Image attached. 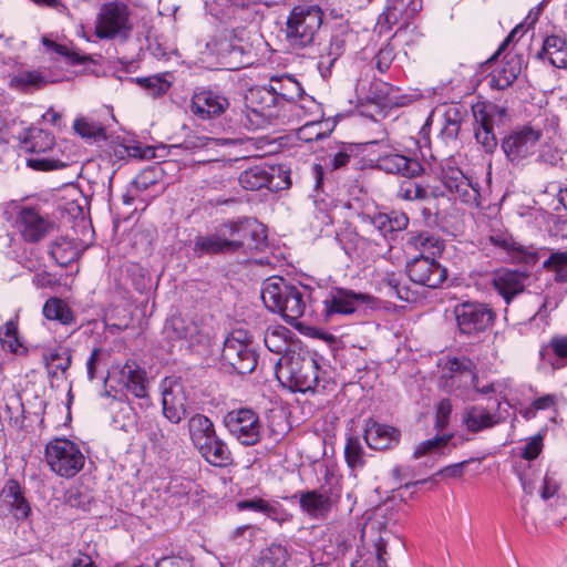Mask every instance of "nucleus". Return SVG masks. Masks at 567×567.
<instances>
[{
  "mask_svg": "<svg viewBox=\"0 0 567 567\" xmlns=\"http://www.w3.org/2000/svg\"><path fill=\"white\" fill-rule=\"evenodd\" d=\"M238 181L243 188L252 192L261 188L277 192L289 186V181L282 177L281 168L266 163L248 167L240 173Z\"/></svg>",
  "mask_w": 567,
  "mask_h": 567,
  "instance_id": "9d476101",
  "label": "nucleus"
},
{
  "mask_svg": "<svg viewBox=\"0 0 567 567\" xmlns=\"http://www.w3.org/2000/svg\"><path fill=\"white\" fill-rule=\"evenodd\" d=\"M539 60H547L557 69H567V41L558 35H548L537 53Z\"/></svg>",
  "mask_w": 567,
  "mask_h": 567,
  "instance_id": "72a5a7b5",
  "label": "nucleus"
},
{
  "mask_svg": "<svg viewBox=\"0 0 567 567\" xmlns=\"http://www.w3.org/2000/svg\"><path fill=\"white\" fill-rule=\"evenodd\" d=\"M401 431L394 426L368 420L364 427V440L370 449L389 450L396 446Z\"/></svg>",
  "mask_w": 567,
  "mask_h": 567,
  "instance_id": "5701e85b",
  "label": "nucleus"
},
{
  "mask_svg": "<svg viewBox=\"0 0 567 567\" xmlns=\"http://www.w3.org/2000/svg\"><path fill=\"white\" fill-rule=\"evenodd\" d=\"M457 327L463 334L474 336L488 329L496 315L486 303L465 301L454 308Z\"/></svg>",
  "mask_w": 567,
  "mask_h": 567,
  "instance_id": "1a4fd4ad",
  "label": "nucleus"
},
{
  "mask_svg": "<svg viewBox=\"0 0 567 567\" xmlns=\"http://www.w3.org/2000/svg\"><path fill=\"white\" fill-rule=\"evenodd\" d=\"M559 161H561V156L556 147L543 144L538 150L537 162L555 166Z\"/></svg>",
  "mask_w": 567,
  "mask_h": 567,
  "instance_id": "e2e57ef3",
  "label": "nucleus"
},
{
  "mask_svg": "<svg viewBox=\"0 0 567 567\" xmlns=\"http://www.w3.org/2000/svg\"><path fill=\"white\" fill-rule=\"evenodd\" d=\"M442 117V136L446 140H456L463 121L462 107L456 104H451L446 106Z\"/></svg>",
  "mask_w": 567,
  "mask_h": 567,
  "instance_id": "58836bf2",
  "label": "nucleus"
},
{
  "mask_svg": "<svg viewBox=\"0 0 567 567\" xmlns=\"http://www.w3.org/2000/svg\"><path fill=\"white\" fill-rule=\"evenodd\" d=\"M84 249L85 246L81 241L61 236L51 243L49 254L58 265L66 267L76 260Z\"/></svg>",
  "mask_w": 567,
  "mask_h": 567,
  "instance_id": "c85d7f7f",
  "label": "nucleus"
},
{
  "mask_svg": "<svg viewBox=\"0 0 567 567\" xmlns=\"http://www.w3.org/2000/svg\"><path fill=\"white\" fill-rule=\"evenodd\" d=\"M322 10L318 6H298L287 20V38L295 47L310 44L322 23Z\"/></svg>",
  "mask_w": 567,
  "mask_h": 567,
  "instance_id": "0eeeda50",
  "label": "nucleus"
},
{
  "mask_svg": "<svg viewBox=\"0 0 567 567\" xmlns=\"http://www.w3.org/2000/svg\"><path fill=\"white\" fill-rule=\"evenodd\" d=\"M202 456L214 466H227L233 460L230 450L221 439L214 441L213 446Z\"/></svg>",
  "mask_w": 567,
  "mask_h": 567,
  "instance_id": "a18cd8bd",
  "label": "nucleus"
},
{
  "mask_svg": "<svg viewBox=\"0 0 567 567\" xmlns=\"http://www.w3.org/2000/svg\"><path fill=\"white\" fill-rule=\"evenodd\" d=\"M544 267L555 271V279L560 282L567 281V252L551 254L544 261Z\"/></svg>",
  "mask_w": 567,
  "mask_h": 567,
  "instance_id": "603ef678",
  "label": "nucleus"
},
{
  "mask_svg": "<svg viewBox=\"0 0 567 567\" xmlns=\"http://www.w3.org/2000/svg\"><path fill=\"white\" fill-rule=\"evenodd\" d=\"M441 181L454 198L471 207H480V184L467 177L460 168L450 165L443 167Z\"/></svg>",
  "mask_w": 567,
  "mask_h": 567,
  "instance_id": "ddd939ff",
  "label": "nucleus"
},
{
  "mask_svg": "<svg viewBox=\"0 0 567 567\" xmlns=\"http://www.w3.org/2000/svg\"><path fill=\"white\" fill-rule=\"evenodd\" d=\"M257 353L246 331L236 330L225 340L221 363L229 372L247 374L257 367Z\"/></svg>",
  "mask_w": 567,
  "mask_h": 567,
  "instance_id": "39448f33",
  "label": "nucleus"
},
{
  "mask_svg": "<svg viewBox=\"0 0 567 567\" xmlns=\"http://www.w3.org/2000/svg\"><path fill=\"white\" fill-rule=\"evenodd\" d=\"M44 457L52 472L68 478L75 476L85 462L80 447L68 439L51 440L45 446Z\"/></svg>",
  "mask_w": 567,
  "mask_h": 567,
  "instance_id": "423d86ee",
  "label": "nucleus"
},
{
  "mask_svg": "<svg viewBox=\"0 0 567 567\" xmlns=\"http://www.w3.org/2000/svg\"><path fill=\"white\" fill-rule=\"evenodd\" d=\"M306 290L282 277H272L262 284L261 299L266 308L280 315L289 324H296L306 311Z\"/></svg>",
  "mask_w": 567,
  "mask_h": 567,
  "instance_id": "f03ea898",
  "label": "nucleus"
},
{
  "mask_svg": "<svg viewBox=\"0 0 567 567\" xmlns=\"http://www.w3.org/2000/svg\"><path fill=\"white\" fill-rule=\"evenodd\" d=\"M74 130L83 138L104 137V128L99 123L89 122L85 118L75 120Z\"/></svg>",
  "mask_w": 567,
  "mask_h": 567,
  "instance_id": "5fc2aeb1",
  "label": "nucleus"
},
{
  "mask_svg": "<svg viewBox=\"0 0 567 567\" xmlns=\"http://www.w3.org/2000/svg\"><path fill=\"white\" fill-rule=\"evenodd\" d=\"M16 227L28 243H38L53 228V223L37 208L21 207L17 214Z\"/></svg>",
  "mask_w": 567,
  "mask_h": 567,
  "instance_id": "a211bd4d",
  "label": "nucleus"
},
{
  "mask_svg": "<svg viewBox=\"0 0 567 567\" xmlns=\"http://www.w3.org/2000/svg\"><path fill=\"white\" fill-rule=\"evenodd\" d=\"M43 316L48 320H56L65 326L73 324L76 321L69 305L58 297H51L45 301Z\"/></svg>",
  "mask_w": 567,
  "mask_h": 567,
  "instance_id": "e433bc0d",
  "label": "nucleus"
},
{
  "mask_svg": "<svg viewBox=\"0 0 567 567\" xmlns=\"http://www.w3.org/2000/svg\"><path fill=\"white\" fill-rule=\"evenodd\" d=\"M543 437L540 435L533 436L523 447L522 457L526 461L535 460L542 452Z\"/></svg>",
  "mask_w": 567,
  "mask_h": 567,
  "instance_id": "0e129e2a",
  "label": "nucleus"
},
{
  "mask_svg": "<svg viewBox=\"0 0 567 567\" xmlns=\"http://www.w3.org/2000/svg\"><path fill=\"white\" fill-rule=\"evenodd\" d=\"M394 60V51L391 47L386 45L379 50V52L375 55V65L377 69L384 73L389 70V68L392 64V61Z\"/></svg>",
  "mask_w": 567,
  "mask_h": 567,
  "instance_id": "69168bd1",
  "label": "nucleus"
},
{
  "mask_svg": "<svg viewBox=\"0 0 567 567\" xmlns=\"http://www.w3.org/2000/svg\"><path fill=\"white\" fill-rule=\"evenodd\" d=\"M378 167L386 173L406 177H414L423 169L417 159L398 153L381 155L378 158Z\"/></svg>",
  "mask_w": 567,
  "mask_h": 567,
  "instance_id": "cd10ccee",
  "label": "nucleus"
},
{
  "mask_svg": "<svg viewBox=\"0 0 567 567\" xmlns=\"http://www.w3.org/2000/svg\"><path fill=\"white\" fill-rule=\"evenodd\" d=\"M451 412H452L451 401L449 399L441 400L437 405L436 413H435L434 429L436 431H442L447 426Z\"/></svg>",
  "mask_w": 567,
  "mask_h": 567,
  "instance_id": "13d9d810",
  "label": "nucleus"
},
{
  "mask_svg": "<svg viewBox=\"0 0 567 567\" xmlns=\"http://www.w3.org/2000/svg\"><path fill=\"white\" fill-rule=\"evenodd\" d=\"M344 456L348 465L352 468L364 465L363 449L358 437L350 436L344 447Z\"/></svg>",
  "mask_w": 567,
  "mask_h": 567,
  "instance_id": "3c124183",
  "label": "nucleus"
},
{
  "mask_svg": "<svg viewBox=\"0 0 567 567\" xmlns=\"http://www.w3.org/2000/svg\"><path fill=\"white\" fill-rule=\"evenodd\" d=\"M437 257L414 256L406 262L409 278L417 285L432 289L439 288L446 279V269L436 260Z\"/></svg>",
  "mask_w": 567,
  "mask_h": 567,
  "instance_id": "4468645a",
  "label": "nucleus"
},
{
  "mask_svg": "<svg viewBox=\"0 0 567 567\" xmlns=\"http://www.w3.org/2000/svg\"><path fill=\"white\" fill-rule=\"evenodd\" d=\"M301 511L313 519H324L331 512L332 499L327 491H305L299 493Z\"/></svg>",
  "mask_w": 567,
  "mask_h": 567,
  "instance_id": "a878e982",
  "label": "nucleus"
},
{
  "mask_svg": "<svg viewBox=\"0 0 567 567\" xmlns=\"http://www.w3.org/2000/svg\"><path fill=\"white\" fill-rule=\"evenodd\" d=\"M198 333L199 328L197 323L181 315L171 317L164 326V334L169 341L193 340Z\"/></svg>",
  "mask_w": 567,
  "mask_h": 567,
  "instance_id": "f704fd0d",
  "label": "nucleus"
},
{
  "mask_svg": "<svg viewBox=\"0 0 567 567\" xmlns=\"http://www.w3.org/2000/svg\"><path fill=\"white\" fill-rule=\"evenodd\" d=\"M16 82L21 86H33L40 89L44 86L48 81L39 71H23L16 76Z\"/></svg>",
  "mask_w": 567,
  "mask_h": 567,
  "instance_id": "4d7b16f0",
  "label": "nucleus"
},
{
  "mask_svg": "<svg viewBox=\"0 0 567 567\" xmlns=\"http://www.w3.org/2000/svg\"><path fill=\"white\" fill-rule=\"evenodd\" d=\"M519 480L526 494L533 495L535 491H538L544 501L553 497L559 488V485L553 475L549 473L542 475L540 470L534 468L532 465H528L522 473H519Z\"/></svg>",
  "mask_w": 567,
  "mask_h": 567,
  "instance_id": "4be33fe9",
  "label": "nucleus"
},
{
  "mask_svg": "<svg viewBox=\"0 0 567 567\" xmlns=\"http://www.w3.org/2000/svg\"><path fill=\"white\" fill-rule=\"evenodd\" d=\"M488 240L518 262L534 265L538 260V252L533 247L517 244L508 233L492 234L488 236Z\"/></svg>",
  "mask_w": 567,
  "mask_h": 567,
  "instance_id": "bb28decb",
  "label": "nucleus"
},
{
  "mask_svg": "<svg viewBox=\"0 0 567 567\" xmlns=\"http://www.w3.org/2000/svg\"><path fill=\"white\" fill-rule=\"evenodd\" d=\"M109 358V353L101 349L94 348L86 361V372L89 380H94L96 375V368Z\"/></svg>",
  "mask_w": 567,
  "mask_h": 567,
  "instance_id": "bf43d9fd",
  "label": "nucleus"
},
{
  "mask_svg": "<svg viewBox=\"0 0 567 567\" xmlns=\"http://www.w3.org/2000/svg\"><path fill=\"white\" fill-rule=\"evenodd\" d=\"M421 2L417 0H411L406 6L404 0H388L383 12L379 16L378 25L380 32L390 31L394 24H398L403 20L406 23L409 18H412L421 10Z\"/></svg>",
  "mask_w": 567,
  "mask_h": 567,
  "instance_id": "b1692460",
  "label": "nucleus"
},
{
  "mask_svg": "<svg viewBox=\"0 0 567 567\" xmlns=\"http://www.w3.org/2000/svg\"><path fill=\"white\" fill-rule=\"evenodd\" d=\"M543 132L530 125L512 130L501 142L506 159L514 166L524 165L536 152Z\"/></svg>",
  "mask_w": 567,
  "mask_h": 567,
  "instance_id": "6e6552de",
  "label": "nucleus"
},
{
  "mask_svg": "<svg viewBox=\"0 0 567 567\" xmlns=\"http://www.w3.org/2000/svg\"><path fill=\"white\" fill-rule=\"evenodd\" d=\"M287 558V549L279 544H272L262 551L260 565L261 567H284Z\"/></svg>",
  "mask_w": 567,
  "mask_h": 567,
  "instance_id": "de8ad7c7",
  "label": "nucleus"
},
{
  "mask_svg": "<svg viewBox=\"0 0 567 567\" xmlns=\"http://www.w3.org/2000/svg\"><path fill=\"white\" fill-rule=\"evenodd\" d=\"M50 378H58L59 373L65 374L69 370L72 355L69 349L54 350L43 357Z\"/></svg>",
  "mask_w": 567,
  "mask_h": 567,
  "instance_id": "ea45409f",
  "label": "nucleus"
},
{
  "mask_svg": "<svg viewBox=\"0 0 567 567\" xmlns=\"http://www.w3.org/2000/svg\"><path fill=\"white\" fill-rule=\"evenodd\" d=\"M155 567H193V561L182 556H166L162 557Z\"/></svg>",
  "mask_w": 567,
  "mask_h": 567,
  "instance_id": "338daca9",
  "label": "nucleus"
},
{
  "mask_svg": "<svg viewBox=\"0 0 567 567\" xmlns=\"http://www.w3.org/2000/svg\"><path fill=\"white\" fill-rule=\"evenodd\" d=\"M245 117L241 123L251 130L275 124L280 117V104L268 85L250 89L245 96Z\"/></svg>",
  "mask_w": 567,
  "mask_h": 567,
  "instance_id": "7ed1b4c3",
  "label": "nucleus"
},
{
  "mask_svg": "<svg viewBox=\"0 0 567 567\" xmlns=\"http://www.w3.org/2000/svg\"><path fill=\"white\" fill-rule=\"evenodd\" d=\"M289 380L296 391H315L319 384V363L308 355L298 359H291L287 364Z\"/></svg>",
  "mask_w": 567,
  "mask_h": 567,
  "instance_id": "aec40b11",
  "label": "nucleus"
},
{
  "mask_svg": "<svg viewBox=\"0 0 567 567\" xmlns=\"http://www.w3.org/2000/svg\"><path fill=\"white\" fill-rule=\"evenodd\" d=\"M408 245L420 252L417 256L440 257L444 250V241L429 231L413 234Z\"/></svg>",
  "mask_w": 567,
  "mask_h": 567,
  "instance_id": "c9c22d12",
  "label": "nucleus"
},
{
  "mask_svg": "<svg viewBox=\"0 0 567 567\" xmlns=\"http://www.w3.org/2000/svg\"><path fill=\"white\" fill-rule=\"evenodd\" d=\"M503 111L496 105L477 104L473 107L475 118V138L488 154L494 153L497 147V138L494 133L495 116L502 115Z\"/></svg>",
  "mask_w": 567,
  "mask_h": 567,
  "instance_id": "f3484780",
  "label": "nucleus"
},
{
  "mask_svg": "<svg viewBox=\"0 0 567 567\" xmlns=\"http://www.w3.org/2000/svg\"><path fill=\"white\" fill-rule=\"evenodd\" d=\"M522 60L518 56L507 58L492 71L489 86L501 91L509 87L519 75Z\"/></svg>",
  "mask_w": 567,
  "mask_h": 567,
  "instance_id": "473e14b6",
  "label": "nucleus"
},
{
  "mask_svg": "<svg viewBox=\"0 0 567 567\" xmlns=\"http://www.w3.org/2000/svg\"><path fill=\"white\" fill-rule=\"evenodd\" d=\"M374 297L369 293L355 292L346 288H332L323 300L327 317L332 315H351L361 306H372Z\"/></svg>",
  "mask_w": 567,
  "mask_h": 567,
  "instance_id": "dca6fc26",
  "label": "nucleus"
},
{
  "mask_svg": "<svg viewBox=\"0 0 567 567\" xmlns=\"http://www.w3.org/2000/svg\"><path fill=\"white\" fill-rule=\"evenodd\" d=\"M128 17V8L124 3L109 2L103 4L95 24L96 37L112 39L116 35H126L131 30Z\"/></svg>",
  "mask_w": 567,
  "mask_h": 567,
  "instance_id": "f8f14e48",
  "label": "nucleus"
},
{
  "mask_svg": "<svg viewBox=\"0 0 567 567\" xmlns=\"http://www.w3.org/2000/svg\"><path fill=\"white\" fill-rule=\"evenodd\" d=\"M188 432L193 444L207 441V437L216 433L214 423L203 414H195L188 420Z\"/></svg>",
  "mask_w": 567,
  "mask_h": 567,
  "instance_id": "79ce46f5",
  "label": "nucleus"
},
{
  "mask_svg": "<svg viewBox=\"0 0 567 567\" xmlns=\"http://www.w3.org/2000/svg\"><path fill=\"white\" fill-rule=\"evenodd\" d=\"M121 379L131 393L136 398H145L147 395L146 372L135 361L127 360L121 370Z\"/></svg>",
  "mask_w": 567,
  "mask_h": 567,
  "instance_id": "2f4dec72",
  "label": "nucleus"
},
{
  "mask_svg": "<svg viewBox=\"0 0 567 567\" xmlns=\"http://www.w3.org/2000/svg\"><path fill=\"white\" fill-rule=\"evenodd\" d=\"M268 86L280 105L295 102L303 92L301 84L287 74L271 76Z\"/></svg>",
  "mask_w": 567,
  "mask_h": 567,
  "instance_id": "7c9ffc66",
  "label": "nucleus"
},
{
  "mask_svg": "<svg viewBox=\"0 0 567 567\" xmlns=\"http://www.w3.org/2000/svg\"><path fill=\"white\" fill-rule=\"evenodd\" d=\"M445 369L452 380L460 378L464 380L466 384L468 381L476 380V365L470 358H452L446 362Z\"/></svg>",
  "mask_w": 567,
  "mask_h": 567,
  "instance_id": "a19ab883",
  "label": "nucleus"
},
{
  "mask_svg": "<svg viewBox=\"0 0 567 567\" xmlns=\"http://www.w3.org/2000/svg\"><path fill=\"white\" fill-rule=\"evenodd\" d=\"M549 347L557 358L554 367L560 368L563 364H559L558 361L567 360V334L554 336L549 342Z\"/></svg>",
  "mask_w": 567,
  "mask_h": 567,
  "instance_id": "680f3d73",
  "label": "nucleus"
},
{
  "mask_svg": "<svg viewBox=\"0 0 567 567\" xmlns=\"http://www.w3.org/2000/svg\"><path fill=\"white\" fill-rule=\"evenodd\" d=\"M161 172L157 166L147 167L134 178L132 185L140 192H144L156 185L159 181Z\"/></svg>",
  "mask_w": 567,
  "mask_h": 567,
  "instance_id": "864d4df0",
  "label": "nucleus"
},
{
  "mask_svg": "<svg viewBox=\"0 0 567 567\" xmlns=\"http://www.w3.org/2000/svg\"><path fill=\"white\" fill-rule=\"evenodd\" d=\"M224 423L229 433L243 445H255L261 440L259 416L250 409L229 411L224 417Z\"/></svg>",
  "mask_w": 567,
  "mask_h": 567,
  "instance_id": "9b49d317",
  "label": "nucleus"
},
{
  "mask_svg": "<svg viewBox=\"0 0 567 567\" xmlns=\"http://www.w3.org/2000/svg\"><path fill=\"white\" fill-rule=\"evenodd\" d=\"M290 331L281 326L267 329L264 342L267 349L276 354H285L289 349Z\"/></svg>",
  "mask_w": 567,
  "mask_h": 567,
  "instance_id": "37998d69",
  "label": "nucleus"
},
{
  "mask_svg": "<svg viewBox=\"0 0 567 567\" xmlns=\"http://www.w3.org/2000/svg\"><path fill=\"white\" fill-rule=\"evenodd\" d=\"M260 234L250 228L249 219L230 220L220 225L216 233L194 238L193 252L196 257L230 255L243 247L259 248Z\"/></svg>",
  "mask_w": 567,
  "mask_h": 567,
  "instance_id": "f257e3e1",
  "label": "nucleus"
},
{
  "mask_svg": "<svg viewBox=\"0 0 567 567\" xmlns=\"http://www.w3.org/2000/svg\"><path fill=\"white\" fill-rule=\"evenodd\" d=\"M237 507L240 511H254L265 514L268 518L276 522L285 520V512L281 509L278 503H270L262 498L245 499L237 503Z\"/></svg>",
  "mask_w": 567,
  "mask_h": 567,
  "instance_id": "4c0bfd02",
  "label": "nucleus"
},
{
  "mask_svg": "<svg viewBox=\"0 0 567 567\" xmlns=\"http://www.w3.org/2000/svg\"><path fill=\"white\" fill-rule=\"evenodd\" d=\"M162 405L164 416L178 424L188 413L189 402L184 384L175 378L162 381Z\"/></svg>",
  "mask_w": 567,
  "mask_h": 567,
  "instance_id": "2eb2a0df",
  "label": "nucleus"
},
{
  "mask_svg": "<svg viewBox=\"0 0 567 567\" xmlns=\"http://www.w3.org/2000/svg\"><path fill=\"white\" fill-rule=\"evenodd\" d=\"M529 274L514 269H501L493 274L492 287L509 305L515 297L524 292Z\"/></svg>",
  "mask_w": 567,
  "mask_h": 567,
  "instance_id": "412c9836",
  "label": "nucleus"
},
{
  "mask_svg": "<svg viewBox=\"0 0 567 567\" xmlns=\"http://www.w3.org/2000/svg\"><path fill=\"white\" fill-rule=\"evenodd\" d=\"M398 196L405 200H423L427 198V188L413 181L412 177H408L406 181L402 182Z\"/></svg>",
  "mask_w": 567,
  "mask_h": 567,
  "instance_id": "8fccbe9b",
  "label": "nucleus"
},
{
  "mask_svg": "<svg viewBox=\"0 0 567 567\" xmlns=\"http://www.w3.org/2000/svg\"><path fill=\"white\" fill-rule=\"evenodd\" d=\"M42 44L48 52L65 58L71 64H82L89 60L87 56L81 55L69 47L56 43L45 37L42 38Z\"/></svg>",
  "mask_w": 567,
  "mask_h": 567,
  "instance_id": "09e8293b",
  "label": "nucleus"
},
{
  "mask_svg": "<svg viewBox=\"0 0 567 567\" xmlns=\"http://www.w3.org/2000/svg\"><path fill=\"white\" fill-rule=\"evenodd\" d=\"M497 404L495 411H489L482 405H473L467 408L463 413V424L468 432L478 433L481 431L492 429L504 421L501 416Z\"/></svg>",
  "mask_w": 567,
  "mask_h": 567,
  "instance_id": "393cba45",
  "label": "nucleus"
},
{
  "mask_svg": "<svg viewBox=\"0 0 567 567\" xmlns=\"http://www.w3.org/2000/svg\"><path fill=\"white\" fill-rule=\"evenodd\" d=\"M452 437V434H443L420 442L414 449L413 458L417 460L427 454L437 453L441 449L447 445Z\"/></svg>",
  "mask_w": 567,
  "mask_h": 567,
  "instance_id": "49530a36",
  "label": "nucleus"
},
{
  "mask_svg": "<svg viewBox=\"0 0 567 567\" xmlns=\"http://www.w3.org/2000/svg\"><path fill=\"white\" fill-rule=\"evenodd\" d=\"M388 215L390 217V228H392L393 235L408 228L409 217L406 214L400 212H392L391 214Z\"/></svg>",
  "mask_w": 567,
  "mask_h": 567,
  "instance_id": "774afa93",
  "label": "nucleus"
},
{
  "mask_svg": "<svg viewBox=\"0 0 567 567\" xmlns=\"http://www.w3.org/2000/svg\"><path fill=\"white\" fill-rule=\"evenodd\" d=\"M171 74H155L146 78H136L140 84L151 96L158 97L164 95L172 86Z\"/></svg>",
  "mask_w": 567,
  "mask_h": 567,
  "instance_id": "c03bdc74",
  "label": "nucleus"
},
{
  "mask_svg": "<svg viewBox=\"0 0 567 567\" xmlns=\"http://www.w3.org/2000/svg\"><path fill=\"white\" fill-rule=\"evenodd\" d=\"M342 50L343 41L340 39V35L332 37L330 40V44L327 49V53L320 55L319 64H328L329 66H331L340 56Z\"/></svg>",
  "mask_w": 567,
  "mask_h": 567,
  "instance_id": "6e6d98bb",
  "label": "nucleus"
},
{
  "mask_svg": "<svg viewBox=\"0 0 567 567\" xmlns=\"http://www.w3.org/2000/svg\"><path fill=\"white\" fill-rule=\"evenodd\" d=\"M55 145L54 136L42 128L30 127L20 140V148L31 153L32 156L27 158L28 167L35 171H54L61 169L66 164L58 158L44 156Z\"/></svg>",
  "mask_w": 567,
  "mask_h": 567,
  "instance_id": "20e7f679",
  "label": "nucleus"
},
{
  "mask_svg": "<svg viewBox=\"0 0 567 567\" xmlns=\"http://www.w3.org/2000/svg\"><path fill=\"white\" fill-rule=\"evenodd\" d=\"M0 498L16 518L24 519L28 517L31 508L22 494L20 484L16 480H9L4 484Z\"/></svg>",
  "mask_w": 567,
  "mask_h": 567,
  "instance_id": "c756f323",
  "label": "nucleus"
},
{
  "mask_svg": "<svg viewBox=\"0 0 567 567\" xmlns=\"http://www.w3.org/2000/svg\"><path fill=\"white\" fill-rule=\"evenodd\" d=\"M371 225L385 238H393L392 228H390V217L388 214L378 213L369 216Z\"/></svg>",
  "mask_w": 567,
  "mask_h": 567,
  "instance_id": "052dcab7",
  "label": "nucleus"
},
{
  "mask_svg": "<svg viewBox=\"0 0 567 567\" xmlns=\"http://www.w3.org/2000/svg\"><path fill=\"white\" fill-rule=\"evenodd\" d=\"M228 107V97L218 90L198 87L192 96L190 110L202 120L220 116Z\"/></svg>",
  "mask_w": 567,
  "mask_h": 567,
  "instance_id": "6ab92c4d",
  "label": "nucleus"
}]
</instances>
